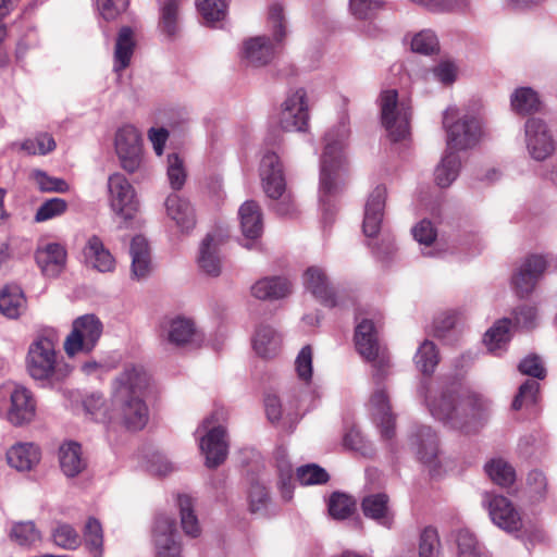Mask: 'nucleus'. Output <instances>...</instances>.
<instances>
[{
	"instance_id": "1",
	"label": "nucleus",
	"mask_w": 557,
	"mask_h": 557,
	"mask_svg": "<svg viewBox=\"0 0 557 557\" xmlns=\"http://www.w3.org/2000/svg\"><path fill=\"white\" fill-rule=\"evenodd\" d=\"M355 345L360 356L371 362L374 369L373 379L377 386L370 397V410L375 422L381 428L382 436L392 438L394 435L395 418L391 412L388 395L384 386L380 385L381 381L388 374L389 357L379 342L372 321L363 319L357 324Z\"/></svg>"
},
{
	"instance_id": "2",
	"label": "nucleus",
	"mask_w": 557,
	"mask_h": 557,
	"mask_svg": "<svg viewBox=\"0 0 557 557\" xmlns=\"http://www.w3.org/2000/svg\"><path fill=\"white\" fill-rule=\"evenodd\" d=\"M428 387L421 386L420 393L426 394ZM431 414L454 430H465L470 422L485 418L492 410V401L483 394L463 391L453 385L434 396L425 395Z\"/></svg>"
},
{
	"instance_id": "3",
	"label": "nucleus",
	"mask_w": 557,
	"mask_h": 557,
	"mask_svg": "<svg viewBox=\"0 0 557 557\" xmlns=\"http://www.w3.org/2000/svg\"><path fill=\"white\" fill-rule=\"evenodd\" d=\"M148 375L141 367L127 366L113 384L114 417L128 430H141L148 421V407L143 394Z\"/></svg>"
},
{
	"instance_id": "4",
	"label": "nucleus",
	"mask_w": 557,
	"mask_h": 557,
	"mask_svg": "<svg viewBox=\"0 0 557 557\" xmlns=\"http://www.w3.org/2000/svg\"><path fill=\"white\" fill-rule=\"evenodd\" d=\"M350 129L347 117L331 127L324 136V148L320 165V200L335 193L346 172L345 148Z\"/></svg>"
},
{
	"instance_id": "5",
	"label": "nucleus",
	"mask_w": 557,
	"mask_h": 557,
	"mask_svg": "<svg viewBox=\"0 0 557 557\" xmlns=\"http://www.w3.org/2000/svg\"><path fill=\"white\" fill-rule=\"evenodd\" d=\"M53 334L38 335L28 347L26 370L32 379L44 386H53L70 376L72 367L55 350Z\"/></svg>"
},
{
	"instance_id": "6",
	"label": "nucleus",
	"mask_w": 557,
	"mask_h": 557,
	"mask_svg": "<svg viewBox=\"0 0 557 557\" xmlns=\"http://www.w3.org/2000/svg\"><path fill=\"white\" fill-rule=\"evenodd\" d=\"M260 178L265 195L277 202L273 210L282 216H289L296 212L292 193L286 187L283 164L275 152H267L260 162Z\"/></svg>"
},
{
	"instance_id": "7",
	"label": "nucleus",
	"mask_w": 557,
	"mask_h": 557,
	"mask_svg": "<svg viewBox=\"0 0 557 557\" xmlns=\"http://www.w3.org/2000/svg\"><path fill=\"white\" fill-rule=\"evenodd\" d=\"M268 24L273 33V41L265 36H257L243 45V58L253 66L268 64L275 55L276 45L281 44L287 34L284 9L280 3L269 8Z\"/></svg>"
},
{
	"instance_id": "8",
	"label": "nucleus",
	"mask_w": 557,
	"mask_h": 557,
	"mask_svg": "<svg viewBox=\"0 0 557 557\" xmlns=\"http://www.w3.org/2000/svg\"><path fill=\"white\" fill-rule=\"evenodd\" d=\"M227 418V412L220 408L206 418L196 431L199 435L200 449L206 457V466L215 468L226 458L228 443L226 430L222 425Z\"/></svg>"
},
{
	"instance_id": "9",
	"label": "nucleus",
	"mask_w": 557,
	"mask_h": 557,
	"mask_svg": "<svg viewBox=\"0 0 557 557\" xmlns=\"http://www.w3.org/2000/svg\"><path fill=\"white\" fill-rule=\"evenodd\" d=\"M382 124L393 141L405 139L410 131L411 106L398 99L395 89L384 90L380 96Z\"/></svg>"
},
{
	"instance_id": "10",
	"label": "nucleus",
	"mask_w": 557,
	"mask_h": 557,
	"mask_svg": "<svg viewBox=\"0 0 557 557\" xmlns=\"http://www.w3.org/2000/svg\"><path fill=\"white\" fill-rule=\"evenodd\" d=\"M458 109L449 107L443 114V125L447 133V151L465 150L473 147L481 135L480 121L471 115L460 119Z\"/></svg>"
},
{
	"instance_id": "11",
	"label": "nucleus",
	"mask_w": 557,
	"mask_h": 557,
	"mask_svg": "<svg viewBox=\"0 0 557 557\" xmlns=\"http://www.w3.org/2000/svg\"><path fill=\"white\" fill-rule=\"evenodd\" d=\"M0 416L15 426L30 422L35 417L32 393L23 386H7L0 389Z\"/></svg>"
},
{
	"instance_id": "12",
	"label": "nucleus",
	"mask_w": 557,
	"mask_h": 557,
	"mask_svg": "<svg viewBox=\"0 0 557 557\" xmlns=\"http://www.w3.org/2000/svg\"><path fill=\"white\" fill-rule=\"evenodd\" d=\"M102 334V323L95 314H84L72 323V331L64 341V350L69 357L89 354Z\"/></svg>"
},
{
	"instance_id": "13",
	"label": "nucleus",
	"mask_w": 557,
	"mask_h": 557,
	"mask_svg": "<svg viewBox=\"0 0 557 557\" xmlns=\"http://www.w3.org/2000/svg\"><path fill=\"white\" fill-rule=\"evenodd\" d=\"M109 205L123 220H132L139 210V200L133 185L121 173L108 177Z\"/></svg>"
},
{
	"instance_id": "14",
	"label": "nucleus",
	"mask_w": 557,
	"mask_h": 557,
	"mask_svg": "<svg viewBox=\"0 0 557 557\" xmlns=\"http://www.w3.org/2000/svg\"><path fill=\"white\" fill-rule=\"evenodd\" d=\"M114 148L121 166L128 173L140 169L143 163L141 136L133 125H124L115 133Z\"/></svg>"
},
{
	"instance_id": "15",
	"label": "nucleus",
	"mask_w": 557,
	"mask_h": 557,
	"mask_svg": "<svg viewBox=\"0 0 557 557\" xmlns=\"http://www.w3.org/2000/svg\"><path fill=\"white\" fill-rule=\"evenodd\" d=\"M482 504L495 525L508 533L521 530V515L507 497L485 492Z\"/></svg>"
},
{
	"instance_id": "16",
	"label": "nucleus",
	"mask_w": 557,
	"mask_h": 557,
	"mask_svg": "<svg viewBox=\"0 0 557 557\" xmlns=\"http://www.w3.org/2000/svg\"><path fill=\"white\" fill-rule=\"evenodd\" d=\"M307 92L299 88L287 96L278 116L280 127L285 132H305L309 124Z\"/></svg>"
},
{
	"instance_id": "17",
	"label": "nucleus",
	"mask_w": 557,
	"mask_h": 557,
	"mask_svg": "<svg viewBox=\"0 0 557 557\" xmlns=\"http://www.w3.org/2000/svg\"><path fill=\"white\" fill-rule=\"evenodd\" d=\"M525 144L530 156L536 161L549 158L556 149V144L547 124L541 119H529L524 126Z\"/></svg>"
},
{
	"instance_id": "18",
	"label": "nucleus",
	"mask_w": 557,
	"mask_h": 557,
	"mask_svg": "<svg viewBox=\"0 0 557 557\" xmlns=\"http://www.w3.org/2000/svg\"><path fill=\"white\" fill-rule=\"evenodd\" d=\"M547 267L544 256L531 255L520 264L512 276V285L520 297L531 294Z\"/></svg>"
},
{
	"instance_id": "19",
	"label": "nucleus",
	"mask_w": 557,
	"mask_h": 557,
	"mask_svg": "<svg viewBox=\"0 0 557 557\" xmlns=\"http://www.w3.org/2000/svg\"><path fill=\"white\" fill-rule=\"evenodd\" d=\"M304 284L315 298L327 307L343 306L344 298L330 285L325 272L318 267H310L304 274Z\"/></svg>"
},
{
	"instance_id": "20",
	"label": "nucleus",
	"mask_w": 557,
	"mask_h": 557,
	"mask_svg": "<svg viewBox=\"0 0 557 557\" xmlns=\"http://www.w3.org/2000/svg\"><path fill=\"white\" fill-rule=\"evenodd\" d=\"M156 556L157 557H180L181 545L176 541L174 520L165 515L157 518L153 529Z\"/></svg>"
},
{
	"instance_id": "21",
	"label": "nucleus",
	"mask_w": 557,
	"mask_h": 557,
	"mask_svg": "<svg viewBox=\"0 0 557 557\" xmlns=\"http://www.w3.org/2000/svg\"><path fill=\"white\" fill-rule=\"evenodd\" d=\"M410 445L421 462L429 466L436 465L440 454L438 438L430 426H417L410 436Z\"/></svg>"
},
{
	"instance_id": "22",
	"label": "nucleus",
	"mask_w": 557,
	"mask_h": 557,
	"mask_svg": "<svg viewBox=\"0 0 557 557\" xmlns=\"http://www.w3.org/2000/svg\"><path fill=\"white\" fill-rule=\"evenodd\" d=\"M386 194V187L377 185L367 199L364 206L363 233L368 237L375 236L381 228Z\"/></svg>"
},
{
	"instance_id": "23",
	"label": "nucleus",
	"mask_w": 557,
	"mask_h": 557,
	"mask_svg": "<svg viewBox=\"0 0 557 557\" xmlns=\"http://www.w3.org/2000/svg\"><path fill=\"white\" fill-rule=\"evenodd\" d=\"M66 249L59 243H48L37 248L36 262L46 276L55 277L64 269L66 262Z\"/></svg>"
},
{
	"instance_id": "24",
	"label": "nucleus",
	"mask_w": 557,
	"mask_h": 557,
	"mask_svg": "<svg viewBox=\"0 0 557 557\" xmlns=\"http://www.w3.org/2000/svg\"><path fill=\"white\" fill-rule=\"evenodd\" d=\"M363 515L384 528H392L394 512L389 505V497L385 493H373L363 497L361 502Z\"/></svg>"
},
{
	"instance_id": "25",
	"label": "nucleus",
	"mask_w": 557,
	"mask_h": 557,
	"mask_svg": "<svg viewBox=\"0 0 557 557\" xmlns=\"http://www.w3.org/2000/svg\"><path fill=\"white\" fill-rule=\"evenodd\" d=\"M60 468L67 478L77 476L88 465L82 445L74 441L63 443L59 448Z\"/></svg>"
},
{
	"instance_id": "26",
	"label": "nucleus",
	"mask_w": 557,
	"mask_h": 557,
	"mask_svg": "<svg viewBox=\"0 0 557 557\" xmlns=\"http://www.w3.org/2000/svg\"><path fill=\"white\" fill-rule=\"evenodd\" d=\"M132 258L131 275L134 280L146 278L152 270L151 253L148 240L137 235L133 237L129 247Z\"/></svg>"
},
{
	"instance_id": "27",
	"label": "nucleus",
	"mask_w": 557,
	"mask_h": 557,
	"mask_svg": "<svg viewBox=\"0 0 557 557\" xmlns=\"http://www.w3.org/2000/svg\"><path fill=\"white\" fill-rule=\"evenodd\" d=\"M41 453L34 443H16L7 451V461L17 471H30L40 461Z\"/></svg>"
},
{
	"instance_id": "28",
	"label": "nucleus",
	"mask_w": 557,
	"mask_h": 557,
	"mask_svg": "<svg viewBox=\"0 0 557 557\" xmlns=\"http://www.w3.org/2000/svg\"><path fill=\"white\" fill-rule=\"evenodd\" d=\"M290 293V282L281 276L263 277L251 286L252 296L261 300L281 299Z\"/></svg>"
},
{
	"instance_id": "29",
	"label": "nucleus",
	"mask_w": 557,
	"mask_h": 557,
	"mask_svg": "<svg viewBox=\"0 0 557 557\" xmlns=\"http://www.w3.org/2000/svg\"><path fill=\"white\" fill-rule=\"evenodd\" d=\"M162 333L166 341L175 346H185L196 337L195 324L191 320L176 317L162 325Z\"/></svg>"
},
{
	"instance_id": "30",
	"label": "nucleus",
	"mask_w": 557,
	"mask_h": 557,
	"mask_svg": "<svg viewBox=\"0 0 557 557\" xmlns=\"http://www.w3.org/2000/svg\"><path fill=\"white\" fill-rule=\"evenodd\" d=\"M84 256L86 262L99 272H110L114 269L115 260L113 256L96 235L88 238L84 248Z\"/></svg>"
},
{
	"instance_id": "31",
	"label": "nucleus",
	"mask_w": 557,
	"mask_h": 557,
	"mask_svg": "<svg viewBox=\"0 0 557 557\" xmlns=\"http://www.w3.org/2000/svg\"><path fill=\"white\" fill-rule=\"evenodd\" d=\"M220 239L214 234H208L200 244L198 264L208 275L218 276L221 272L219 253Z\"/></svg>"
},
{
	"instance_id": "32",
	"label": "nucleus",
	"mask_w": 557,
	"mask_h": 557,
	"mask_svg": "<svg viewBox=\"0 0 557 557\" xmlns=\"http://www.w3.org/2000/svg\"><path fill=\"white\" fill-rule=\"evenodd\" d=\"M166 213L171 220L183 231L188 232L194 228L195 213L190 203L176 194L170 195L165 201Z\"/></svg>"
},
{
	"instance_id": "33",
	"label": "nucleus",
	"mask_w": 557,
	"mask_h": 557,
	"mask_svg": "<svg viewBox=\"0 0 557 557\" xmlns=\"http://www.w3.org/2000/svg\"><path fill=\"white\" fill-rule=\"evenodd\" d=\"M511 339V320L503 318L497 320L484 334L483 343L487 350L495 356L507 349Z\"/></svg>"
},
{
	"instance_id": "34",
	"label": "nucleus",
	"mask_w": 557,
	"mask_h": 557,
	"mask_svg": "<svg viewBox=\"0 0 557 557\" xmlns=\"http://www.w3.org/2000/svg\"><path fill=\"white\" fill-rule=\"evenodd\" d=\"M240 227L247 239H257L263 230L262 213L257 202L249 200L238 211Z\"/></svg>"
},
{
	"instance_id": "35",
	"label": "nucleus",
	"mask_w": 557,
	"mask_h": 557,
	"mask_svg": "<svg viewBox=\"0 0 557 557\" xmlns=\"http://www.w3.org/2000/svg\"><path fill=\"white\" fill-rule=\"evenodd\" d=\"M281 336L269 325H260L253 337V349L262 358L276 356L281 348Z\"/></svg>"
},
{
	"instance_id": "36",
	"label": "nucleus",
	"mask_w": 557,
	"mask_h": 557,
	"mask_svg": "<svg viewBox=\"0 0 557 557\" xmlns=\"http://www.w3.org/2000/svg\"><path fill=\"white\" fill-rule=\"evenodd\" d=\"M25 309L23 290L17 285H7L0 293V311L10 319H16Z\"/></svg>"
},
{
	"instance_id": "37",
	"label": "nucleus",
	"mask_w": 557,
	"mask_h": 557,
	"mask_svg": "<svg viewBox=\"0 0 557 557\" xmlns=\"http://www.w3.org/2000/svg\"><path fill=\"white\" fill-rule=\"evenodd\" d=\"M135 48L133 30L131 27H122L116 38L114 50V71L120 72L126 69L131 62Z\"/></svg>"
},
{
	"instance_id": "38",
	"label": "nucleus",
	"mask_w": 557,
	"mask_h": 557,
	"mask_svg": "<svg viewBox=\"0 0 557 557\" xmlns=\"http://www.w3.org/2000/svg\"><path fill=\"white\" fill-rule=\"evenodd\" d=\"M181 3L182 0H161L160 28L169 37H174L180 30Z\"/></svg>"
},
{
	"instance_id": "39",
	"label": "nucleus",
	"mask_w": 557,
	"mask_h": 557,
	"mask_svg": "<svg viewBox=\"0 0 557 557\" xmlns=\"http://www.w3.org/2000/svg\"><path fill=\"white\" fill-rule=\"evenodd\" d=\"M85 548L92 557H103V530L99 520L88 518L83 530Z\"/></svg>"
},
{
	"instance_id": "40",
	"label": "nucleus",
	"mask_w": 557,
	"mask_h": 557,
	"mask_svg": "<svg viewBox=\"0 0 557 557\" xmlns=\"http://www.w3.org/2000/svg\"><path fill=\"white\" fill-rule=\"evenodd\" d=\"M9 537L18 546L30 547L40 542L41 534L33 521H21L12 523Z\"/></svg>"
},
{
	"instance_id": "41",
	"label": "nucleus",
	"mask_w": 557,
	"mask_h": 557,
	"mask_svg": "<svg viewBox=\"0 0 557 557\" xmlns=\"http://www.w3.org/2000/svg\"><path fill=\"white\" fill-rule=\"evenodd\" d=\"M459 169L460 159L458 154L453 151H446L434 172L436 184L442 188L448 187L457 178Z\"/></svg>"
},
{
	"instance_id": "42",
	"label": "nucleus",
	"mask_w": 557,
	"mask_h": 557,
	"mask_svg": "<svg viewBox=\"0 0 557 557\" xmlns=\"http://www.w3.org/2000/svg\"><path fill=\"white\" fill-rule=\"evenodd\" d=\"M512 110L518 114H530L540 110L541 101L530 87L517 88L510 98Z\"/></svg>"
},
{
	"instance_id": "43",
	"label": "nucleus",
	"mask_w": 557,
	"mask_h": 557,
	"mask_svg": "<svg viewBox=\"0 0 557 557\" xmlns=\"http://www.w3.org/2000/svg\"><path fill=\"white\" fill-rule=\"evenodd\" d=\"M455 542L457 546V557H487L483 545L476 536L467 529L456 532Z\"/></svg>"
},
{
	"instance_id": "44",
	"label": "nucleus",
	"mask_w": 557,
	"mask_h": 557,
	"mask_svg": "<svg viewBox=\"0 0 557 557\" xmlns=\"http://www.w3.org/2000/svg\"><path fill=\"white\" fill-rule=\"evenodd\" d=\"M440 362V356L435 344L425 339L418 348L414 363L420 372L431 375Z\"/></svg>"
},
{
	"instance_id": "45",
	"label": "nucleus",
	"mask_w": 557,
	"mask_h": 557,
	"mask_svg": "<svg viewBox=\"0 0 557 557\" xmlns=\"http://www.w3.org/2000/svg\"><path fill=\"white\" fill-rule=\"evenodd\" d=\"M177 504L180 507L181 523L185 534L197 537L200 534V525L194 511L193 499L188 495H180Z\"/></svg>"
},
{
	"instance_id": "46",
	"label": "nucleus",
	"mask_w": 557,
	"mask_h": 557,
	"mask_svg": "<svg viewBox=\"0 0 557 557\" xmlns=\"http://www.w3.org/2000/svg\"><path fill=\"white\" fill-rule=\"evenodd\" d=\"M485 471L491 480L500 486H509L515 481V470L505 460L492 459L485 465Z\"/></svg>"
},
{
	"instance_id": "47",
	"label": "nucleus",
	"mask_w": 557,
	"mask_h": 557,
	"mask_svg": "<svg viewBox=\"0 0 557 557\" xmlns=\"http://www.w3.org/2000/svg\"><path fill=\"white\" fill-rule=\"evenodd\" d=\"M52 540L55 545L64 549H76L82 542L74 527L63 522L57 523L52 530Z\"/></svg>"
},
{
	"instance_id": "48",
	"label": "nucleus",
	"mask_w": 557,
	"mask_h": 557,
	"mask_svg": "<svg viewBox=\"0 0 557 557\" xmlns=\"http://www.w3.org/2000/svg\"><path fill=\"white\" fill-rule=\"evenodd\" d=\"M356 510L355 499L344 493H334L330 497L329 512L337 520H344L352 515Z\"/></svg>"
},
{
	"instance_id": "49",
	"label": "nucleus",
	"mask_w": 557,
	"mask_h": 557,
	"mask_svg": "<svg viewBox=\"0 0 557 557\" xmlns=\"http://www.w3.org/2000/svg\"><path fill=\"white\" fill-rule=\"evenodd\" d=\"M69 208L67 201L54 197L44 201L37 209L34 220L38 223L46 222L63 215Z\"/></svg>"
},
{
	"instance_id": "50",
	"label": "nucleus",
	"mask_w": 557,
	"mask_h": 557,
	"mask_svg": "<svg viewBox=\"0 0 557 557\" xmlns=\"http://www.w3.org/2000/svg\"><path fill=\"white\" fill-rule=\"evenodd\" d=\"M419 557H442L441 542L434 528H425L419 537Z\"/></svg>"
},
{
	"instance_id": "51",
	"label": "nucleus",
	"mask_w": 557,
	"mask_h": 557,
	"mask_svg": "<svg viewBox=\"0 0 557 557\" xmlns=\"http://www.w3.org/2000/svg\"><path fill=\"white\" fill-rule=\"evenodd\" d=\"M197 8L208 24L222 21L226 15L225 0H197Z\"/></svg>"
},
{
	"instance_id": "52",
	"label": "nucleus",
	"mask_w": 557,
	"mask_h": 557,
	"mask_svg": "<svg viewBox=\"0 0 557 557\" xmlns=\"http://www.w3.org/2000/svg\"><path fill=\"white\" fill-rule=\"evenodd\" d=\"M55 141L49 134H39L35 138H28L21 144V149L28 154H47L54 150Z\"/></svg>"
},
{
	"instance_id": "53",
	"label": "nucleus",
	"mask_w": 557,
	"mask_h": 557,
	"mask_svg": "<svg viewBox=\"0 0 557 557\" xmlns=\"http://www.w3.org/2000/svg\"><path fill=\"white\" fill-rule=\"evenodd\" d=\"M411 49L421 54H431L438 50V39L430 29L421 30L411 39Z\"/></svg>"
},
{
	"instance_id": "54",
	"label": "nucleus",
	"mask_w": 557,
	"mask_h": 557,
	"mask_svg": "<svg viewBox=\"0 0 557 557\" xmlns=\"http://www.w3.org/2000/svg\"><path fill=\"white\" fill-rule=\"evenodd\" d=\"M296 474L302 485L322 484L329 481L327 472L314 463L299 467Z\"/></svg>"
},
{
	"instance_id": "55",
	"label": "nucleus",
	"mask_w": 557,
	"mask_h": 557,
	"mask_svg": "<svg viewBox=\"0 0 557 557\" xmlns=\"http://www.w3.org/2000/svg\"><path fill=\"white\" fill-rule=\"evenodd\" d=\"M168 177L173 189H181L185 184L186 172L183 161L176 153L169 154L168 157Z\"/></svg>"
},
{
	"instance_id": "56",
	"label": "nucleus",
	"mask_w": 557,
	"mask_h": 557,
	"mask_svg": "<svg viewBox=\"0 0 557 557\" xmlns=\"http://www.w3.org/2000/svg\"><path fill=\"white\" fill-rule=\"evenodd\" d=\"M527 487L530 497L534 500H541L545 497L547 491V480L543 472L532 470L528 474Z\"/></svg>"
},
{
	"instance_id": "57",
	"label": "nucleus",
	"mask_w": 557,
	"mask_h": 557,
	"mask_svg": "<svg viewBox=\"0 0 557 557\" xmlns=\"http://www.w3.org/2000/svg\"><path fill=\"white\" fill-rule=\"evenodd\" d=\"M298 377L308 383L312 376V348L307 345L299 351L295 361Z\"/></svg>"
},
{
	"instance_id": "58",
	"label": "nucleus",
	"mask_w": 557,
	"mask_h": 557,
	"mask_svg": "<svg viewBox=\"0 0 557 557\" xmlns=\"http://www.w3.org/2000/svg\"><path fill=\"white\" fill-rule=\"evenodd\" d=\"M33 175L41 191L64 193L69 189L67 183L62 178L51 177L42 171H35Z\"/></svg>"
},
{
	"instance_id": "59",
	"label": "nucleus",
	"mask_w": 557,
	"mask_h": 557,
	"mask_svg": "<svg viewBox=\"0 0 557 557\" xmlns=\"http://www.w3.org/2000/svg\"><path fill=\"white\" fill-rule=\"evenodd\" d=\"M381 7V0H349L350 12L357 18H370Z\"/></svg>"
},
{
	"instance_id": "60",
	"label": "nucleus",
	"mask_w": 557,
	"mask_h": 557,
	"mask_svg": "<svg viewBox=\"0 0 557 557\" xmlns=\"http://www.w3.org/2000/svg\"><path fill=\"white\" fill-rule=\"evenodd\" d=\"M249 509L252 513H261L267 509L270 500L267 488L260 484H252L249 490Z\"/></svg>"
},
{
	"instance_id": "61",
	"label": "nucleus",
	"mask_w": 557,
	"mask_h": 557,
	"mask_svg": "<svg viewBox=\"0 0 557 557\" xmlns=\"http://www.w3.org/2000/svg\"><path fill=\"white\" fill-rule=\"evenodd\" d=\"M129 4L128 0H97V8L106 21H112L123 13Z\"/></svg>"
},
{
	"instance_id": "62",
	"label": "nucleus",
	"mask_w": 557,
	"mask_h": 557,
	"mask_svg": "<svg viewBox=\"0 0 557 557\" xmlns=\"http://www.w3.org/2000/svg\"><path fill=\"white\" fill-rule=\"evenodd\" d=\"M457 65L451 60H442L432 69L434 78L444 85H451L457 78Z\"/></svg>"
},
{
	"instance_id": "63",
	"label": "nucleus",
	"mask_w": 557,
	"mask_h": 557,
	"mask_svg": "<svg viewBox=\"0 0 557 557\" xmlns=\"http://www.w3.org/2000/svg\"><path fill=\"white\" fill-rule=\"evenodd\" d=\"M539 383L532 380L525 381L520 387L512 401V408L515 410L521 409L524 403H535V396L539 392Z\"/></svg>"
},
{
	"instance_id": "64",
	"label": "nucleus",
	"mask_w": 557,
	"mask_h": 557,
	"mask_svg": "<svg viewBox=\"0 0 557 557\" xmlns=\"http://www.w3.org/2000/svg\"><path fill=\"white\" fill-rule=\"evenodd\" d=\"M519 371L524 375L535 379H544L546 371L539 356L530 355L525 357L518 366Z\"/></svg>"
}]
</instances>
